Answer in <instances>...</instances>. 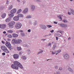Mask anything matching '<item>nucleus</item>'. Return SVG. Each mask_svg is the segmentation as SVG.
I'll return each instance as SVG.
<instances>
[{
    "label": "nucleus",
    "instance_id": "obj_1",
    "mask_svg": "<svg viewBox=\"0 0 74 74\" xmlns=\"http://www.w3.org/2000/svg\"><path fill=\"white\" fill-rule=\"evenodd\" d=\"M19 67L22 69L23 68V66L21 64L17 61H14V64H12L11 65L12 68L15 70H18Z\"/></svg>",
    "mask_w": 74,
    "mask_h": 74
},
{
    "label": "nucleus",
    "instance_id": "obj_2",
    "mask_svg": "<svg viewBox=\"0 0 74 74\" xmlns=\"http://www.w3.org/2000/svg\"><path fill=\"white\" fill-rule=\"evenodd\" d=\"M12 43L13 44H19L22 42V40L20 39H13L12 41Z\"/></svg>",
    "mask_w": 74,
    "mask_h": 74
},
{
    "label": "nucleus",
    "instance_id": "obj_3",
    "mask_svg": "<svg viewBox=\"0 0 74 74\" xmlns=\"http://www.w3.org/2000/svg\"><path fill=\"white\" fill-rule=\"evenodd\" d=\"M1 49L5 52L7 53H10V51L8 50L6 47L4 46H3L1 47Z\"/></svg>",
    "mask_w": 74,
    "mask_h": 74
},
{
    "label": "nucleus",
    "instance_id": "obj_4",
    "mask_svg": "<svg viewBox=\"0 0 74 74\" xmlns=\"http://www.w3.org/2000/svg\"><path fill=\"white\" fill-rule=\"evenodd\" d=\"M63 56L64 58L66 60H69L70 57H69V55L66 53H64L63 54Z\"/></svg>",
    "mask_w": 74,
    "mask_h": 74
},
{
    "label": "nucleus",
    "instance_id": "obj_5",
    "mask_svg": "<svg viewBox=\"0 0 74 74\" xmlns=\"http://www.w3.org/2000/svg\"><path fill=\"white\" fill-rule=\"evenodd\" d=\"M15 23V22L14 21H12L10 22L8 25H9V28L12 29L13 27V26L14 25V24Z\"/></svg>",
    "mask_w": 74,
    "mask_h": 74
},
{
    "label": "nucleus",
    "instance_id": "obj_6",
    "mask_svg": "<svg viewBox=\"0 0 74 74\" xmlns=\"http://www.w3.org/2000/svg\"><path fill=\"white\" fill-rule=\"evenodd\" d=\"M21 26L22 24L19 23H18L16 24L15 26V27L16 29H20V28L21 27Z\"/></svg>",
    "mask_w": 74,
    "mask_h": 74
},
{
    "label": "nucleus",
    "instance_id": "obj_7",
    "mask_svg": "<svg viewBox=\"0 0 74 74\" xmlns=\"http://www.w3.org/2000/svg\"><path fill=\"white\" fill-rule=\"evenodd\" d=\"M5 45L8 48H10V50H11V44H10V43L9 42H6V43L5 44Z\"/></svg>",
    "mask_w": 74,
    "mask_h": 74
},
{
    "label": "nucleus",
    "instance_id": "obj_8",
    "mask_svg": "<svg viewBox=\"0 0 74 74\" xmlns=\"http://www.w3.org/2000/svg\"><path fill=\"white\" fill-rule=\"evenodd\" d=\"M40 28L42 29H43L44 30H46V29H47V26L45 25L41 24L40 25Z\"/></svg>",
    "mask_w": 74,
    "mask_h": 74
},
{
    "label": "nucleus",
    "instance_id": "obj_9",
    "mask_svg": "<svg viewBox=\"0 0 74 74\" xmlns=\"http://www.w3.org/2000/svg\"><path fill=\"white\" fill-rule=\"evenodd\" d=\"M16 12V9L15 8L12 10L10 11V13L14 14H15Z\"/></svg>",
    "mask_w": 74,
    "mask_h": 74
},
{
    "label": "nucleus",
    "instance_id": "obj_10",
    "mask_svg": "<svg viewBox=\"0 0 74 74\" xmlns=\"http://www.w3.org/2000/svg\"><path fill=\"white\" fill-rule=\"evenodd\" d=\"M28 10H29V9L28 8H25L23 12V13L24 14H27V12H28Z\"/></svg>",
    "mask_w": 74,
    "mask_h": 74
},
{
    "label": "nucleus",
    "instance_id": "obj_11",
    "mask_svg": "<svg viewBox=\"0 0 74 74\" xmlns=\"http://www.w3.org/2000/svg\"><path fill=\"white\" fill-rule=\"evenodd\" d=\"M30 8L32 11H33L36 8V6L34 5H32L30 6Z\"/></svg>",
    "mask_w": 74,
    "mask_h": 74
},
{
    "label": "nucleus",
    "instance_id": "obj_12",
    "mask_svg": "<svg viewBox=\"0 0 74 74\" xmlns=\"http://www.w3.org/2000/svg\"><path fill=\"white\" fill-rule=\"evenodd\" d=\"M13 58L15 59H18L19 58V55L16 54H14L13 55Z\"/></svg>",
    "mask_w": 74,
    "mask_h": 74
},
{
    "label": "nucleus",
    "instance_id": "obj_13",
    "mask_svg": "<svg viewBox=\"0 0 74 74\" xmlns=\"http://www.w3.org/2000/svg\"><path fill=\"white\" fill-rule=\"evenodd\" d=\"M19 18L18 16H15L13 18V20L14 21H18L19 20Z\"/></svg>",
    "mask_w": 74,
    "mask_h": 74
},
{
    "label": "nucleus",
    "instance_id": "obj_14",
    "mask_svg": "<svg viewBox=\"0 0 74 74\" xmlns=\"http://www.w3.org/2000/svg\"><path fill=\"white\" fill-rule=\"evenodd\" d=\"M12 37L13 38H16L18 37V35L16 34H13L12 35Z\"/></svg>",
    "mask_w": 74,
    "mask_h": 74
},
{
    "label": "nucleus",
    "instance_id": "obj_15",
    "mask_svg": "<svg viewBox=\"0 0 74 74\" xmlns=\"http://www.w3.org/2000/svg\"><path fill=\"white\" fill-rule=\"evenodd\" d=\"M39 50L40 51L37 53L38 55H39L40 53H42L44 52V51L42 49H40Z\"/></svg>",
    "mask_w": 74,
    "mask_h": 74
},
{
    "label": "nucleus",
    "instance_id": "obj_16",
    "mask_svg": "<svg viewBox=\"0 0 74 74\" xmlns=\"http://www.w3.org/2000/svg\"><path fill=\"white\" fill-rule=\"evenodd\" d=\"M26 52L27 54L28 55H30L31 53V50L29 49H27L26 51Z\"/></svg>",
    "mask_w": 74,
    "mask_h": 74
},
{
    "label": "nucleus",
    "instance_id": "obj_17",
    "mask_svg": "<svg viewBox=\"0 0 74 74\" xmlns=\"http://www.w3.org/2000/svg\"><path fill=\"white\" fill-rule=\"evenodd\" d=\"M11 20V17H8L5 20L6 22H9Z\"/></svg>",
    "mask_w": 74,
    "mask_h": 74
},
{
    "label": "nucleus",
    "instance_id": "obj_18",
    "mask_svg": "<svg viewBox=\"0 0 74 74\" xmlns=\"http://www.w3.org/2000/svg\"><path fill=\"white\" fill-rule=\"evenodd\" d=\"M70 11L71 12V13L72 14H73V15H74V10L72 9H69Z\"/></svg>",
    "mask_w": 74,
    "mask_h": 74
},
{
    "label": "nucleus",
    "instance_id": "obj_19",
    "mask_svg": "<svg viewBox=\"0 0 74 74\" xmlns=\"http://www.w3.org/2000/svg\"><path fill=\"white\" fill-rule=\"evenodd\" d=\"M18 16L19 18H23V14L20 13L19 14Z\"/></svg>",
    "mask_w": 74,
    "mask_h": 74
},
{
    "label": "nucleus",
    "instance_id": "obj_20",
    "mask_svg": "<svg viewBox=\"0 0 74 74\" xmlns=\"http://www.w3.org/2000/svg\"><path fill=\"white\" fill-rule=\"evenodd\" d=\"M6 26L4 24L1 25V28L2 29H5Z\"/></svg>",
    "mask_w": 74,
    "mask_h": 74
},
{
    "label": "nucleus",
    "instance_id": "obj_21",
    "mask_svg": "<svg viewBox=\"0 0 74 74\" xmlns=\"http://www.w3.org/2000/svg\"><path fill=\"white\" fill-rule=\"evenodd\" d=\"M9 16V18H13L14 17V14H8Z\"/></svg>",
    "mask_w": 74,
    "mask_h": 74
},
{
    "label": "nucleus",
    "instance_id": "obj_22",
    "mask_svg": "<svg viewBox=\"0 0 74 74\" xmlns=\"http://www.w3.org/2000/svg\"><path fill=\"white\" fill-rule=\"evenodd\" d=\"M22 59L23 60H25L27 59V57L25 56H23L22 57Z\"/></svg>",
    "mask_w": 74,
    "mask_h": 74
},
{
    "label": "nucleus",
    "instance_id": "obj_23",
    "mask_svg": "<svg viewBox=\"0 0 74 74\" xmlns=\"http://www.w3.org/2000/svg\"><path fill=\"white\" fill-rule=\"evenodd\" d=\"M68 70L70 72H71L72 73L73 72V70L71 68H68Z\"/></svg>",
    "mask_w": 74,
    "mask_h": 74
},
{
    "label": "nucleus",
    "instance_id": "obj_24",
    "mask_svg": "<svg viewBox=\"0 0 74 74\" xmlns=\"http://www.w3.org/2000/svg\"><path fill=\"white\" fill-rule=\"evenodd\" d=\"M21 12H22V9H20L17 11V13L18 14H20Z\"/></svg>",
    "mask_w": 74,
    "mask_h": 74
},
{
    "label": "nucleus",
    "instance_id": "obj_25",
    "mask_svg": "<svg viewBox=\"0 0 74 74\" xmlns=\"http://www.w3.org/2000/svg\"><path fill=\"white\" fill-rule=\"evenodd\" d=\"M6 16V14L5 13H3L1 16V17L3 18H4Z\"/></svg>",
    "mask_w": 74,
    "mask_h": 74
},
{
    "label": "nucleus",
    "instance_id": "obj_26",
    "mask_svg": "<svg viewBox=\"0 0 74 74\" xmlns=\"http://www.w3.org/2000/svg\"><path fill=\"white\" fill-rule=\"evenodd\" d=\"M12 8H13V6L12 5H11L9 7V8H8V10H11L12 9Z\"/></svg>",
    "mask_w": 74,
    "mask_h": 74
},
{
    "label": "nucleus",
    "instance_id": "obj_27",
    "mask_svg": "<svg viewBox=\"0 0 74 74\" xmlns=\"http://www.w3.org/2000/svg\"><path fill=\"white\" fill-rule=\"evenodd\" d=\"M17 49L18 51H21V50H22V48H21V47H17Z\"/></svg>",
    "mask_w": 74,
    "mask_h": 74
},
{
    "label": "nucleus",
    "instance_id": "obj_28",
    "mask_svg": "<svg viewBox=\"0 0 74 74\" xmlns=\"http://www.w3.org/2000/svg\"><path fill=\"white\" fill-rule=\"evenodd\" d=\"M7 32L8 33H13V31L12 30H8Z\"/></svg>",
    "mask_w": 74,
    "mask_h": 74
},
{
    "label": "nucleus",
    "instance_id": "obj_29",
    "mask_svg": "<svg viewBox=\"0 0 74 74\" xmlns=\"http://www.w3.org/2000/svg\"><path fill=\"white\" fill-rule=\"evenodd\" d=\"M60 52H61V50H58L56 52V55H58V53H60Z\"/></svg>",
    "mask_w": 74,
    "mask_h": 74
},
{
    "label": "nucleus",
    "instance_id": "obj_30",
    "mask_svg": "<svg viewBox=\"0 0 74 74\" xmlns=\"http://www.w3.org/2000/svg\"><path fill=\"white\" fill-rule=\"evenodd\" d=\"M54 68L56 70H58V65H56L54 66Z\"/></svg>",
    "mask_w": 74,
    "mask_h": 74
},
{
    "label": "nucleus",
    "instance_id": "obj_31",
    "mask_svg": "<svg viewBox=\"0 0 74 74\" xmlns=\"http://www.w3.org/2000/svg\"><path fill=\"white\" fill-rule=\"evenodd\" d=\"M58 25H60L61 27H63L64 24L58 23Z\"/></svg>",
    "mask_w": 74,
    "mask_h": 74
},
{
    "label": "nucleus",
    "instance_id": "obj_32",
    "mask_svg": "<svg viewBox=\"0 0 74 74\" xmlns=\"http://www.w3.org/2000/svg\"><path fill=\"white\" fill-rule=\"evenodd\" d=\"M56 45H53V49L54 50L56 48Z\"/></svg>",
    "mask_w": 74,
    "mask_h": 74
},
{
    "label": "nucleus",
    "instance_id": "obj_33",
    "mask_svg": "<svg viewBox=\"0 0 74 74\" xmlns=\"http://www.w3.org/2000/svg\"><path fill=\"white\" fill-rule=\"evenodd\" d=\"M32 18V16L30 15H28L26 16V18H27L28 19L29 18Z\"/></svg>",
    "mask_w": 74,
    "mask_h": 74
},
{
    "label": "nucleus",
    "instance_id": "obj_34",
    "mask_svg": "<svg viewBox=\"0 0 74 74\" xmlns=\"http://www.w3.org/2000/svg\"><path fill=\"white\" fill-rule=\"evenodd\" d=\"M37 24V21H35L33 25L34 26H36Z\"/></svg>",
    "mask_w": 74,
    "mask_h": 74
},
{
    "label": "nucleus",
    "instance_id": "obj_35",
    "mask_svg": "<svg viewBox=\"0 0 74 74\" xmlns=\"http://www.w3.org/2000/svg\"><path fill=\"white\" fill-rule=\"evenodd\" d=\"M8 37L9 38H12V35L10 34L8 35Z\"/></svg>",
    "mask_w": 74,
    "mask_h": 74
},
{
    "label": "nucleus",
    "instance_id": "obj_36",
    "mask_svg": "<svg viewBox=\"0 0 74 74\" xmlns=\"http://www.w3.org/2000/svg\"><path fill=\"white\" fill-rule=\"evenodd\" d=\"M58 18L59 19H61V20H62V16H58Z\"/></svg>",
    "mask_w": 74,
    "mask_h": 74
},
{
    "label": "nucleus",
    "instance_id": "obj_37",
    "mask_svg": "<svg viewBox=\"0 0 74 74\" xmlns=\"http://www.w3.org/2000/svg\"><path fill=\"white\" fill-rule=\"evenodd\" d=\"M52 44V43H51V42H49L48 43V45H47V47H49V46H51V45Z\"/></svg>",
    "mask_w": 74,
    "mask_h": 74
},
{
    "label": "nucleus",
    "instance_id": "obj_38",
    "mask_svg": "<svg viewBox=\"0 0 74 74\" xmlns=\"http://www.w3.org/2000/svg\"><path fill=\"white\" fill-rule=\"evenodd\" d=\"M56 51H55L54 52H53L52 51L51 53L52 55H54V54H56Z\"/></svg>",
    "mask_w": 74,
    "mask_h": 74
},
{
    "label": "nucleus",
    "instance_id": "obj_39",
    "mask_svg": "<svg viewBox=\"0 0 74 74\" xmlns=\"http://www.w3.org/2000/svg\"><path fill=\"white\" fill-rule=\"evenodd\" d=\"M59 70L60 71H62L63 70V68L62 67H60L59 68Z\"/></svg>",
    "mask_w": 74,
    "mask_h": 74
},
{
    "label": "nucleus",
    "instance_id": "obj_40",
    "mask_svg": "<svg viewBox=\"0 0 74 74\" xmlns=\"http://www.w3.org/2000/svg\"><path fill=\"white\" fill-rule=\"evenodd\" d=\"M21 35L23 37H25V34L23 33H22L21 34Z\"/></svg>",
    "mask_w": 74,
    "mask_h": 74
},
{
    "label": "nucleus",
    "instance_id": "obj_41",
    "mask_svg": "<svg viewBox=\"0 0 74 74\" xmlns=\"http://www.w3.org/2000/svg\"><path fill=\"white\" fill-rule=\"evenodd\" d=\"M38 3H40L41 2V0H35Z\"/></svg>",
    "mask_w": 74,
    "mask_h": 74
},
{
    "label": "nucleus",
    "instance_id": "obj_42",
    "mask_svg": "<svg viewBox=\"0 0 74 74\" xmlns=\"http://www.w3.org/2000/svg\"><path fill=\"white\" fill-rule=\"evenodd\" d=\"M47 27H48L49 28H50L51 27H52V26L51 25H47Z\"/></svg>",
    "mask_w": 74,
    "mask_h": 74
},
{
    "label": "nucleus",
    "instance_id": "obj_43",
    "mask_svg": "<svg viewBox=\"0 0 74 74\" xmlns=\"http://www.w3.org/2000/svg\"><path fill=\"white\" fill-rule=\"evenodd\" d=\"M41 40L42 41H44L47 40V39H41Z\"/></svg>",
    "mask_w": 74,
    "mask_h": 74
},
{
    "label": "nucleus",
    "instance_id": "obj_44",
    "mask_svg": "<svg viewBox=\"0 0 74 74\" xmlns=\"http://www.w3.org/2000/svg\"><path fill=\"white\" fill-rule=\"evenodd\" d=\"M67 27V25L64 24L63 27Z\"/></svg>",
    "mask_w": 74,
    "mask_h": 74
},
{
    "label": "nucleus",
    "instance_id": "obj_45",
    "mask_svg": "<svg viewBox=\"0 0 74 74\" xmlns=\"http://www.w3.org/2000/svg\"><path fill=\"white\" fill-rule=\"evenodd\" d=\"M63 21L64 22H65V23L67 22V20H66V19H64L63 20Z\"/></svg>",
    "mask_w": 74,
    "mask_h": 74
},
{
    "label": "nucleus",
    "instance_id": "obj_46",
    "mask_svg": "<svg viewBox=\"0 0 74 74\" xmlns=\"http://www.w3.org/2000/svg\"><path fill=\"white\" fill-rule=\"evenodd\" d=\"M22 3H23V4H25V3H26V1H25V0H23L22 1Z\"/></svg>",
    "mask_w": 74,
    "mask_h": 74
},
{
    "label": "nucleus",
    "instance_id": "obj_47",
    "mask_svg": "<svg viewBox=\"0 0 74 74\" xmlns=\"http://www.w3.org/2000/svg\"><path fill=\"white\" fill-rule=\"evenodd\" d=\"M56 74H60V71H58L56 73Z\"/></svg>",
    "mask_w": 74,
    "mask_h": 74
},
{
    "label": "nucleus",
    "instance_id": "obj_48",
    "mask_svg": "<svg viewBox=\"0 0 74 74\" xmlns=\"http://www.w3.org/2000/svg\"><path fill=\"white\" fill-rule=\"evenodd\" d=\"M57 35L58 36V37H62V36L61 35L59 34H58Z\"/></svg>",
    "mask_w": 74,
    "mask_h": 74
},
{
    "label": "nucleus",
    "instance_id": "obj_49",
    "mask_svg": "<svg viewBox=\"0 0 74 74\" xmlns=\"http://www.w3.org/2000/svg\"><path fill=\"white\" fill-rule=\"evenodd\" d=\"M24 45L25 47H28V45L26 44H25Z\"/></svg>",
    "mask_w": 74,
    "mask_h": 74
},
{
    "label": "nucleus",
    "instance_id": "obj_50",
    "mask_svg": "<svg viewBox=\"0 0 74 74\" xmlns=\"http://www.w3.org/2000/svg\"><path fill=\"white\" fill-rule=\"evenodd\" d=\"M22 53H23V52L22 51L20 52L19 53V55H22Z\"/></svg>",
    "mask_w": 74,
    "mask_h": 74
},
{
    "label": "nucleus",
    "instance_id": "obj_51",
    "mask_svg": "<svg viewBox=\"0 0 74 74\" xmlns=\"http://www.w3.org/2000/svg\"><path fill=\"white\" fill-rule=\"evenodd\" d=\"M8 3H9V1H8V0H7L6 1V4H8Z\"/></svg>",
    "mask_w": 74,
    "mask_h": 74
},
{
    "label": "nucleus",
    "instance_id": "obj_52",
    "mask_svg": "<svg viewBox=\"0 0 74 74\" xmlns=\"http://www.w3.org/2000/svg\"><path fill=\"white\" fill-rule=\"evenodd\" d=\"M50 32L51 33H53L54 32V30H52L50 31Z\"/></svg>",
    "mask_w": 74,
    "mask_h": 74
},
{
    "label": "nucleus",
    "instance_id": "obj_53",
    "mask_svg": "<svg viewBox=\"0 0 74 74\" xmlns=\"http://www.w3.org/2000/svg\"><path fill=\"white\" fill-rule=\"evenodd\" d=\"M52 44H56V42L55 41H53L52 42Z\"/></svg>",
    "mask_w": 74,
    "mask_h": 74
},
{
    "label": "nucleus",
    "instance_id": "obj_54",
    "mask_svg": "<svg viewBox=\"0 0 74 74\" xmlns=\"http://www.w3.org/2000/svg\"><path fill=\"white\" fill-rule=\"evenodd\" d=\"M2 55L3 56H4V55H5V53H2Z\"/></svg>",
    "mask_w": 74,
    "mask_h": 74
},
{
    "label": "nucleus",
    "instance_id": "obj_55",
    "mask_svg": "<svg viewBox=\"0 0 74 74\" xmlns=\"http://www.w3.org/2000/svg\"><path fill=\"white\" fill-rule=\"evenodd\" d=\"M68 14H69V15H71V12H68Z\"/></svg>",
    "mask_w": 74,
    "mask_h": 74
},
{
    "label": "nucleus",
    "instance_id": "obj_56",
    "mask_svg": "<svg viewBox=\"0 0 74 74\" xmlns=\"http://www.w3.org/2000/svg\"><path fill=\"white\" fill-rule=\"evenodd\" d=\"M27 32H31V30L29 29L27 30Z\"/></svg>",
    "mask_w": 74,
    "mask_h": 74
},
{
    "label": "nucleus",
    "instance_id": "obj_57",
    "mask_svg": "<svg viewBox=\"0 0 74 74\" xmlns=\"http://www.w3.org/2000/svg\"><path fill=\"white\" fill-rule=\"evenodd\" d=\"M53 23H55V24H58V22L56 21H54Z\"/></svg>",
    "mask_w": 74,
    "mask_h": 74
},
{
    "label": "nucleus",
    "instance_id": "obj_58",
    "mask_svg": "<svg viewBox=\"0 0 74 74\" xmlns=\"http://www.w3.org/2000/svg\"><path fill=\"white\" fill-rule=\"evenodd\" d=\"M58 32H59L60 33H61V34H62V31H58Z\"/></svg>",
    "mask_w": 74,
    "mask_h": 74
},
{
    "label": "nucleus",
    "instance_id": "obj_59",
    "mask_svg": "<svg viewBox=\"0 0 74 74\" xmlns=\"http://www.w3.org/2000/svg\"><path fill=\"white\" fill-rule=\"evenodd\" d=\"M56 38L57 41H58V39L59 38L58 37H56Z\"/></svg>",
    "mask_w": 74,
    "mask_h": 74
},
{
    "label": "nucleus",
    "instance_id": "obj_60",
    "mask_svg": "<svg viewBox=\"0 0 74 74\" xmlns=\"http://www.w3.org/2000/svg\"><path fill=\"white\" fill-rule=\"evenodd\" d=\"M17 1L18 3H20V2H21V1H20V0H17Z\"/></svg>",
    "mask_w": 74,
    "mask_h": 74
},
{
    "label": "nucleus",
    "instance_id": "obj_61",
    "mask_svg": "<svg viewBox=\"0 0 74 74\" xmlns=\"http://www.w3.org/2000/svg\"><path fill=\"white\" fill-rule=\"evenodd\" d=\"M7 40L8 41H11V40L10 39V38H8Z\"/></svg>",
    "mask_w": 74,
    "mask_h": 74
},
{
    "label": "nucleus",
    "instance_id": "obj_62",
    "mask_svg": "<svg viewBox=\"0 0 74 74\" xmlns=\"http://www.w3.org/2000/svg\"><path fill=\"white\" fill-rule=\"evenodd\" d=\"M2 43H3V44H5V42H4V41H2Z\"/></svg>",
    "mask_w": 74,
    "mask_h": 74
},
{
    "label": "nucleus",
    "instance_id": "obj_63",
    "mask_svg": "<svg viewBox=\"0 0 74 74\" xmlns=\"http://www.w3.org/2000/svg\"><path fill=\"white\" fill-rule=\"evenodd\" d=\"M6 33V32H5V31H4V32H3V34H5V33Z\"/></svg>",
    "mask_w": 74,
    "mask_h": 74
},
{
    "label": "nucleus",
    "instance_id": "obj_64",
    "mask_svg": "<svg viewBox=\"0 0 74 74\" xmlns=\"http://www.w3.org/2000/svg\"><path fill=\"white\" fill-rule=\"evenodd\" d=\"M68 40H71V38L70 37H69Z\"/></svg>",
    "mask_w": 74,
    "mask_h": 74
}]
</instances>
